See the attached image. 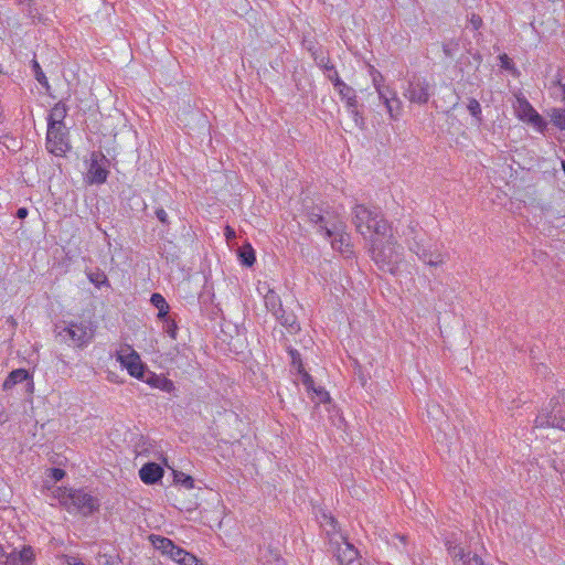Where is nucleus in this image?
Instances as JSON below:
<instances>
[{
  "label": "nucleus",
  "mask_w": 565,
  "mask_h": 565,
  "mask_svg": "<svg viewBox=\"0 0 565 565\" xmlns=\"http://www.w3.org/2000/svg\"><path fill=\"white\" fill-rule=\"evenodd\" d=\"M370 254L380 270L395 275L403 259V247L388 232L386 237L370 238Z\"/></svg>",
  "instance_id": "1"
},
{
  "label": "nucleus",
  "mask_w": 565,
  "mask_h": 565,
  "mask_svg": "<svg viewBox=\"0 0 565 565\" xmlns=\"http://www.w3.org/2000/svg\"><path fill=\"white\" fill-rule=\"evenodd\" d=\"M89 161V168L87 171L88 182L96 184L106 182L108 177L107 158L102 152L93 151Z\"/></svg>",
  "instance_id": "9"
},
{
  "label": "nucleus",
  "mask_w": 565,
  "mask_h": 565,
  "mask_svg": "<svg viewBox=\"0 0 565 565\" xmlns=\"http://www.w3.org/2000/svg\"><path fill=\"white\" fill-rule=\"evenodd\" d=\"M46 150L56 156L62 157L71 149V143H45Z\"/></svg>",
  "instance_id": "29"
},
{
  "label": "nucleus",
  "mask_w": 565,
  "mask_h": 565,
  "mask_svg": "<svg viewBox=\"0 0 565 565\" xmlns=\"http://www.w3.org/2000/svg\"><path fill=\"white\" fill-rule=\"evenodd\" d=\"M408 233L406 235V242L411 252L417 255V257L430 267H437L444 264V256L437 249H433L430 244H427L424 236L419 234L417 224L411 223L408 225Z\"/></svg>",
  "instance_id": "4"
},
{
  "label": "nucleus",
  "mask_w": 565,
  "mask_h": 565,
  "mask_svg": "<svg viewBox=\"0 0 565 565\" xmlns=\"http://www.w3.org/2000/svg\"><path fill=\"white\" fill-rule=\"evenodd\" d=\"M99 564L100 565H116V561L113 556L103 554V555H99Z\"/></svg>",
  "instance_id": "40"
},
{
  "label": "nucleus",
  "mask_w": 565,
  "mask_h": 565,
  "mask_svg": "<svg viewBox=\"0 0 565 565\" xmlns=\"http://www.w3.org/2000/svg\"><path fill=\"white\" fill-rule=\"evenodd\" d=\"M99 277V275L97 276ZM103 277V280L100 281L98 278H94L93 276H89V280L95 284L96 286H99L102 282H104L106 280V277L105 276H102Z\"/></svg>",
  "instance_id": "45"
},
{
  "label": "nucleus",
  "mask_w": 565,
  "mask_h": 565,
  "mask_svg": "<svg viewBox=\"0 0 565 565\" xmlns=\"http://www.w3.org/2000/svg\"><path fill=\"white\" fill-rule=\"evenodd\" d=\"M238 257H239L241 263L247 267L253 266V264L256 260L255 252L249 244L239 248Z\"/></svg>",
  "instance_id": "28"
},
{
  "label": "nucleus",
  "mask_w": 565,
  "mask_h": 565,
  "mask_svg": "<svg viewBox=\"0 0 565 565\" xmlns=\"http://www.w3.org/2000/svg\"><path fill=\"white\" fill-rule=\"evenodd\" d=\"M377 95L387 108L390 117L397 119L402 113L403 105L401 99L397 97L396 92L391 89L388 86H377Z\"/></svg>",
  "instance_id": "11"
},
{
  "label": "nucleus",
  "mask_w": 565,
  "mask_h": 565,
  "mask_svg": "<svg viewBox=\"0 0 565 565\" xmlns=\"http://www.w3.org/2000/svg\"><path fill=\"white\" fill-rule=\"evenodd\" d=\"M373 83H374L375 89L377 90V86H381L380 85V79H377V77H374L373 78Z\"/></svg>",
  "instance_id": "48"
},
{
  "label": "nucleus",
  "mask_w": 565,
  "mask_h": 565,
  "mask_svg": "<svg viewBox=\"0 0 565 565\" xmlns=\"http://www.w3.org/2000/svg\"><path fill=\"white\" fill-rule=\"evenodd\" d=\"M51 476L52 478L55 480V481H60L61 479L64 478L65 476V471L63 469H60V468H53L51 470Z\"/></svg>",
  "instance_id": "42"
},
{
  "label": "nucleus",
  "mask_w": 565,
  "mask_h": 565,
  "mask_svg": "<svg viewBox=\"0 0 565 565\" xmlns=\"http://www.w3.org/2000/svg\"><path fill=\"white\" fill-rule=\"evenodd\" d=\"M312 383H313L312 379H310L309 375H306L305 384L307 385L308 388L311 387Z\"/></svg>",
  "instance_id": "46"
},
{
  "label": "nucleus",
  "mask_w": 565,
  "mask_h": 565,
  "mask_svg": "<svg viewBox=\"0 0 565 565\" xmlns=\"http://www.w3.org/2000/svg\"><path fill=\"white\" fill-rule=\"evenodd\" d=\"M459 50V43L457 41H449L443 44V52L446 57L452 58Z\"/></svg>",
  "instance_id": "33"
},
{
  "label": "nucleus",
  "mask_w": 565,
  "mask_h": 565,
  "mask_svg": "<svg viewBox=\"0 0 565 565\" xmlns=\"http://www.w3.org/2000/svg\"><path fill=\"white\" fill-rule=\"evenodd\" d=\"M186 551L177 546L174 551L171 552L169 557L175 563L180 564L182 562V557L185 556Z\"/></svg>",
  "instance_id": "37"
},
{
  "label": "nucleus",
  "mask_w": 565,
  "mask_h": 565,
  "mask_svg": "<svg viewBox=\"0 0 565 565\" xmlns=\"http://www.w3.org/2000/svg\"><path fill=\"white\" fill-rule=\"evenodd\" d=\"M157 218L162 223V224H168V214L167 212L162 209V207H159L154 212Z\"/></svg>",
  "instance_id": "39"
},
{
  "label": "nucleus",
  "mask_w": 565,
  "mask_h": 565,
  "mask_svg": "<svg viewBox=\"0 0 565 565\" xmlns=\"http://www.w3.org/2000/svg\"><path fill=\"white\" fill-rule=\"evenodd\" d=\"M337 559L340 565H360L358 550L348 541H343L337 550Z\"/></svg>",
  "instance_id": "13"
},
{
  "label": "nucleus",
  "mask_w": 565,
  "mask_h": 565,
  "mask_svg": "<svg viewBox=\"0 0 565 565\" xmlns=\"http://www.w3.org/2000/svg\"><path fill=\"white\" fill-rule=\"evenodd\" d=\"M467 108L471 116H473L477 119H480L481 106L477 99L470 98Z\"/></svg>",
  "instance_id": "34"
},
{
  "label": "nucleus",
  "mask_w": 565,
  "mask_h": 565,
  "mask_svg": "<svg viewBox=\"0 0 565 565\" xmlns=\"http://www.w3.org/2000/svg\"><path fill=\"white\" fill-rule=\"evenodd\" d=\"M52 493L70 513L88 516L99 508L98 500L84 490L56 488Z\"/></svg>",
  "instance_id": "3"
},
{
  "label": "nucleus",
  "mask_w": 565,
  "mask_h": 565,
  "mask_svg": "<svg viewBox=\"0 0 565 565\" xmlns=\"http://www.w3.org/2000/svg\"><path fill=\"white\" fill-rule=\"evenodd\" d=\"M33 550L29 547H23V550L19 553V558L22 562V565H26L29 562L33 559Z\"/></svg>",
  "instance_id": "35"
},
{
  "label": "nucleus",
  "mask_w": 565,
  "mask_h": 565,
  "mask_svg": "<svg viewBox=\"0 0 565 565\" xmlns=\"http://www.w3.org/2000/svg\"><path fill=\"white\" fill-rule=\"evenodd\" d=\"M469 23L471 24L473 30H478L482 25V19L480 15L472 13L469 19Z\"/></svg>",
  "instance_id": "38"
},
{
  "label": "nucleus",
  "mask_w": 565,
  "mask_h": 565,
  "mask_svg": "<svg viewBox=\"0 0 565 565\" xmlns=\"http://www.w3.org/2000/svg\"><path fill=\"white\" fill-rule=\"evenodd\" d=\"M117 360L128 373L137 379H143L145 370L139 354L129 345L121 347L117 352Z\"/></svg>",
  "instance_id": "8"
},
{
  "label": "nucleus",
  "mask_w": 565,
  "mask_h": 565,
  "mask_svg": "<svg viewBox=\"0 0 565 565\" xmlns=\"http://www.w3.org/2000/svg\"><path fill=\"white\" fill-rule=\"evenodd\" d=\"M163 322V330L167 334H169L172 339H177L178 326L171 317H167V319H161Z\"/></svg>",
  "instance_id": "31"
},
{
  "label": "nucleus",
  "mask_w": 565,
  "mask_h": 565,
  "mask_svg": "<svg viewBox=\"0 0 565 565\" xmlns=\"http://www.w3.org/2000/svg\"><path fill=\"white\" fill-rule=\"evenodd\" d=\"M527 125L532 126L539 132L544 134L548 130V122L534 109L529 117L523 120Z\"/></svg>",
  "instance_id": "21"
},
{
  "label": "nucleus",
  "mask_w": 565,
  "mask_h": 565,
  "mask_svg": "<svg viewBox=\"0 0 565 565\" xmlns=\"http://www.w3.org/2000/svg\"><path fill=\"white\" fill-rule=\"evenodd\" d=\"M64 332L72 340V343L77 347H84L93 339V330L85 321L71 322L64 329Z\"/></svg>",
  "instance_id": "10"
},
{
  "label": "nucleus",
  "mask_w": 565,
  "mask_h": 565,
  "mask_svg": "<svg viewBox=\"0 0 565 565\" xmlns=\"http://www.w3.org/2000/svg\"><path fill=\"white\" fill-rule=\"evenodd\" d=\"M315 392L319 396V401L320 402H326L329 398L328 393L324 390H322V388L315 390Z\"/></svg>",
  "instance_id": "43"
},
{
  "label": "nucleus",
  "mask_w": 565,
  "mask_h": 565,
  "mask_svg": "<svg viewBox=\"0 0 565 565\" xmlns=\"http://www.w3.org/2000/svg\"><path fill=\"white\" fill-rule=\"evenodd\" d=\"M174 481L181 483L186 489H192L194 487L193 478L183 472H174Z\"/></svg>",
  "instance_id": "32"
},
{
  "label": "nucleus",
  "mask_w": 565,
  "mask_h": 565,
  "mask_svg": "<svg viewBox=\"0 0 565 565\" xmlns=\"http://www.w3.org/2000/svg\"><path fill=\"white\" fill-rule=\"evenodd\" d=\"M151 542L158 551L167 556H169L171 552L177 547V545L170 539L163 536L152 535Z\"/></svg>",
  "instance_id": "23"
},
{
  "label": "nucleus",
  "mask_w": 565,
  "mask_h": 565,
  "mask_svg": "<svg viewBox=\"0 0 565 565\" xmlns=\"http://www.w3.org/2000/svg\"><path fill=\"white\" fill-rule=\"evenodd\" d=\"M145 382L148 383L150 386L159 388L167 393H170L172 390H174L173 382L163 375H157L154 373H149L145 377Z\"/></svg>",
  "instance_id": "16"
},
{
  "label": "nucleus",
  "mask_w": 565,
  "mask_h": 565,
  "mask_svg": "<svg viewBox=\"0 0 565 565\" xmlns=\"http://www.w3.org/2000/svg\"><path fill=\"white\" fill-rule=\"evenodd\" d=\"M340 228L338 233H332L331 246L334 250L340 253L350 252V236L344 232L345 225L339 221Z\"/></svg>",
  "instance_id": "15"
},
{
  "label": "nucleus",
  "mask_w": 565,
  "mask_h": 565,
  "mask_svg": "<svg viewBox=\"0 0 565 565\" xmlns=\"http://www.w3.org/2000/svg\"><path fill=\"white\" fill-rule=\"evenodd\" d=\"M433 95V86L426 77L414 75L407 83L404 96L411 102L418 105L428 103Z\"/></svg>",
  "instance_id": "6"
},
{
  "label": "nucleus",
  "mask_w": 565,
  "mask_h": 565,
  "mask_svg": "<svg viewBox=\"0 0 565 565\" xmlns=\"http://www.w3.org/2000/svg\"><path fill=\"white\" fill-rule=\"evenodd\" d=\"M139 477L146 484H153L163 477V469L156 462H148L140 468Z\"/></svg>",
  "instance_id": "14"
},
{
  "label": "nucleus",
  "mask_w": 565,
  "mask_h": 565,
  "mask_svg": "<svg viewBox=\"0 0 565 565\" xmlns=\"http://www.w3.org/2000/svg\"><path fill=\"white\" fill-rule=\"evenodd\" d=\"M557 428L565 431V393L551 398L534 420V428Z\"/></svg>",
  "instance_id": "5"
},
{
  "label": "nucleus",
  "mask_w": 565,
  "mask_h": 565,
  "mask_svg": "<svg viewBox=\"0 0 565 565\" xmlns=\"http://www.w3.org/2000/svg\"><path fill=\"white\" fill-rule=\"evenodd\" d=\"M68 565H85L81 559L73 558V562L68 563Z\"/></svg>",
  "instance_id": "47"
},
{
  "label": "nucleus",
  "mask_w": 565,
  "mask_h": 565,
  "mask_svg": "<svg viewBox=\"0 0 565 565\" xmlns=\"http://www.w3.org/2000/svg\"><path fill=\"white\" fill-rule=\"evenodd\" d=\"M308 221L317 227V231L331 238L332 233H338L340 228L339 218L331 213H322L321 209H313L308 212Z\"/></svg>",
  "instance_id": "7"
},
{
  "label": "nucleus",
  "mask_w": 565,
  "mask_h": 565,
  "mask_svg": "<svg viewBox=\"0 0 565 565\" xmlns=\"http://www.w3.org/2000/svg\"><path fill=\"white\" fill-rule=\"evenodd\" d=\"M513 107L521 120H524V118L529 117V115L534 110V107L522 94L515 96V103Z\"/></svg>",
  "instance_id": "19"
},
{
  "label": "nucleus",
  "mask_w": 565,
  "mask_h": 565,
  "mask_svg": "<svg viewBox=\"0 0 565 565\" xmlns=\"http://www.w3.org/2000/svg\"><path fill=\"white\" fill-rule=\"evenodd\" d=\"M28 214H29V211L26 207H20V209H18V211L15 213L17 217L20 220L25 218L28 216Z\"/></svg>",
  "instance_id": "44"
},
{
  "label": "nucleus",
  "mask_w": 565,
  "mask_h": 565,
  "mask_svg": "<svg viewBox=\"0 0 565 565\" xmlns=\"http://www.w3.org/2000/svg\"><path fill=\"white\" fill-rule=\"evenodd\" d=\"M311 56L315 63L323 71L324 75L332 82H335V77H339L334 65L331 63L328 55L324 54L321 47H309Z\"/></svg>",
  "instance_id": "12"
},
{
  "label": "nucleus",
  "mask_w": 565,
  "mask_h": 565,
  "mask_svg": "<svg viewBox=\"0 0 565 565\" xmlns=\"http://www.w3.org/2000/svg\"><path fill=\"white\" fill-rule=\"evenodd\" d=\"M26 382L28 385H32L30 381V373L24 369H18L12 371L3 383V388L9 390L18 383Z\"/></svg>",
  "instance_id": "18"
},
{
  "label": "nucleus",
  "mask_w": 565,
  "mask_h": 565,
  "mask_svg": "<svg viewBox=\"0 0 565 565\" xmlns=\"http://www.w3.org/2000/svg\"><path fill=\"white\" fill-rule=\"evenodd\" d=\"M500 60H501V67L502 68L511 70L513 67V63H512L511 58L507 54L501 55Z\"/></svg>",
  "instance_id": "41"
},
{
  "label": "nucleus",
  "mask_w": 565,
  "mask_h": 565,
  "mask_svg": "<svg viewBox=\"0 0 565 565\" xmlns=\"http://www.w3.org/2000/svg\"><path fill=\"white\" fill-rule=\"evenodd\" d=\"M67 134L65 124L47 122V134L45 141H64Z\"/></svg>",
  "instance_id": "20"
},
{
  "label": "nucleus",
  "mask_w": 565,
  "mask_h": 565,
  "mask_svg": "<svg viewBox=\"0 0 565 565\" xmlns=\"http://www.w3.org/2000/svg\"><path fill=\"white\" fill-rule=\"evenodd\" d=\"M264 301L267 310L271 311L274 315L279 313V310H282L280 297L270 288H268L265 294Z\"/></svg>",
  "instance_id": "22"
},
{
  "label": "nucleus",
  "mask_w": 565,
  "mask_h": 565,
  "mask_svg": "<svg viewBox=\"0 0 565 565\" xmlns=\"http://www.w3.org/2000/svg\"><path fill=\"white\" fill-rule=\"evenodd\" d=\"M150 301L153 307L158 309V319H167L169 317V305L166 301L164 297L160 294H152Z\"/></svg>",
  "instance_id": "24"
},
{
  "label": "nucleus",
  "mask_w": 565,
  "mask_h": 565,
  "mask_svg": "<svg viewBox=\"0 0 565 565\" xmlns=\"http://www.w3.org/2000/svg\"><path fill=\"white\" fill-rule=\"evenodd\" d=\"M333 87L338 90V93L342 96L343 99H347L349 107L352 108V110H354L356 106V100L353 88L347 85L340 77H335Z\"/></svg>",
  "instance_id": "17"
},
{
  "label": "nucleus",
  "mask_w": 565,
  "mask_h": 565,
  "mask_svg": "<svg viewBox=\"0 0 565 565\" xmlns=\"http://www.w3.org/2000/svg\"><path fill=\"white\" fill-rule=\"evenodd\" d=\"M66 114H67L66 105L62 102H58L51 109L47 120H49V122L64 124V118L66 117Z\"/></svg>",
  "instance_id": "26"
},
{
  "label": "nucleus",
  "mask_w": 565,
  "mask_h": 565,
  "mask_svg": "<svg viewBox=\"0 0 565 565\" xmlns=\"http://www.w3.org/2000/svg\"><path fill=\"white\" fill-rule=\"evenodd\" d=\"M564 98H565V85L563 86ZM550 118L553 126L561 130H565V107L564 108H552L550 111Z\"/></svg>",
  "instance_id": "27"
},
{
  "label": "nucleus",
  "mask_w": 565,
  "mask_h": 565,
  "mask_svg": "<svg viewBox=\"0 0 565 565\" xmlns=\"http://www.w3.org/2000/svg\"><path fill=\"white\" fill-rule=\"evenodd\" d=\"M180 565H203V564L200 562V559L196 556L186 552L185 556L182 557V562L180 563Z\"/></svg>",
  "instance_id": "36"
},
{
  "label": "nucleus",
  "mask_w": 565,
  "mask_h": 565,
  "mask_svg": "<svg viewBox=\"0 0 565 565\" xmlns=\"http://www.w3.org/2000/svg\"><path fill=\"white\" fill-rule=\"evenodd\" d=\"M324 519H327L330 522V524L333 525L334 519L332 516L324 515Z\"/></svg>",
  "instance_id": "49"
},
{
  "label": "nucleus",
  "mask_w": 565,
  "mask_h": 565,
  "mask_svg": "<svg viewBox=\"0 0 565 565\" xmlns=\"http://www.w3.org/2000/svg\"><path fill=\"white\" fill-rule=\"evenodd\" d=\"M32 70H33V73H34V77L35 79L43 86L45 87L46 89L50 88V85H49V82H47V78L45 76V74L43 73L39 62L36 60H32Z\"/></svg>",
  "instance_id": "30"
},
{
  "label": "nucleus",
  "mask_w": 565,
  "mask_h": 565,
  "mask_svg": "<svg viewBox=\"0 0 565 565\" xmlns=\"http://www.w3.org/2000/svg\"><path fill=\"white\" fill-rule=\"evenodd\" d=\"M353 224L356 231L366 237H386L391 228L387 222L382 217L377 209H369L363 204H356L352 211Z\"/></svg>",
  "instance_id": "2"
},
{
  "label": "nucleus",
  "mask_w": 565,
  "mask_h": 565,
  "mask_svg": "<svg viewBox=\"0 0 565 565\" xmlns=\"http://www.w3.org/2000/svg\"><path fill=\"white\" fill-rule=\"evenodd\" d=\"M275 317L284 327L288 328L291 332L299 329L297 324V317L292 312H288L282 308V310H279V313H276Z\"/></svg>",
  "instance_id": "25"
}]
</instances>
